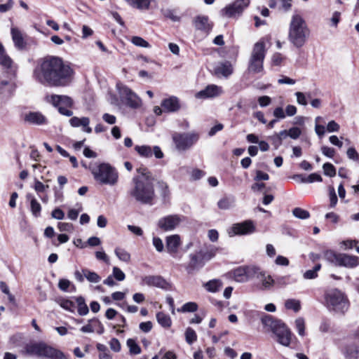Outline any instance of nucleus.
I'll return each mask as SVG.
<instances>
[{
	"mask_svg": "<svg viewBox=\"0 0 359 359\" xmlns=\"http://www.w3.org/2000/svg\"><path fill=\"white\" fill-rule=\"evenodd\" d=\"M190 266L193 269L201 267L203 265V254L201 252L190 255Z\"/></svg>",
	"mask_w": 359,
	"mask_h": 359,
	"instance_id": "obj_31",
	"label": "nucleus"
},
{
	"mask_svg": "<svg viewBox=\"0 0 359 359\" xmlns=\"http://www.w3.org/2000/svg\"><path fill=\"white\" fill-rule=\"evenodd\" d=\"M25 352L29 355L41 359H67L65 353L43 341L34 342L25 346Z\"/></svg>",
	"mask_w": 359,
	"mask_h": 359,
	"instance_id": "obj_6",
	"label": "nucleus"
},
{
	"mask_svg": "<svg viewBox=\"0 0 359 359\" xmlns=\"http://www.w3.org/2000/svg\"><path fill=\"white\" fill-rule=\"evenodd\" d=\"M127 346H128L131 354L137 355L140 353L141 348L134 339H128L127 340Z\"/></svg>",
	"mask_w": 359,
	"mask_h": 359,
	"instance_id": "obj_45",
	"label": "nucleus"
},
{
	"mask_svg": "<svg viewBox=\"0 0 359 359\" xmlns=\"http://www.w3.org/2000/svg\"><path fill=\"white\" fill-rule=\"evenodd\" d=\"M292 215L300 219H306L310 217L309 211L304 210L301 208H295L292 210Z\"/></svg>",
	"mask_w": 359,
	"mask_h": 359,
	"instance_id": "obj_42",
	"label": "nucleus"
},
{
	"mask_svg": "<svg viewBox=\"0 0 359 359\" xmlns=\"http://www.w3.org/2000/svg\"><path fill=\"white\" fill-rule=\"evenodd\" d=\"M112 276L118 281H123L126 278L125 273L116 266L112 269Z\"/></svg>",
	"mask_w": 359,
	"mask_h": 359,
	"instance_id": "obj_51",
	"label": "nucleus"
},
{
	"mask_svg": "<svg viewBox=\"0 0 359 359\" xmlns=\"http://www.w3.org/2000/svg\"><path fill=\"white\" fill-rule=\"evenodd\" d=\"M71 285V282L67 279H60L58 283V287L64 292H67Z\"/></svg>",
	"mask_w": 359,
	"mask_h": 359,
	"instance_id": "obj_59",
	"label": "nucleus"
},
{
	"mask_svg": "<svg viewBox=\"0 0 359 359\" xmlns=\"http://www.w3.org/2000/svg\"><path fill=\"white\" fill-rule=\"evenodd\" d=\"M13 6V0H7L6 3H3L2 0H0V13H6L10 11Z\"/></svg>",
	"mask_w": 359,
	"mask_h": 359,
	"instance_id": "obj_52",
	"label": "nucleus"
},
{
	"mask_svg": "<svg viewBox=\"0 0 359 359\" xmlns=\"http://www.w3.org/2000/svg\"><path fill=\"white\" fill-rule=\"evenodd\" d=\"M295 327L298 332V334L300 336L305 335V321L302 318H298L296 319L295 322Z\"/></svg>",
	"mask_w": 359,
	"mask_h": 359,
	"instance_id": "obj_46",
	"label": "nucleus"
},
{
	"mask_svg": "<svg viewBox=\"0 0 359 359\" xmlns=\"http://www.w3.org/2000/svg\"><path fill=\"white\" fill-rule=\"evenodd\" d=\"M256 273L255 278H257L260 281V289L262 290H269L276 284L275 280L271 276L266 274L264 271H262L259 267L256 266Z\"/></svg>",
	"mask_w": 359,
	"mask_h": 359,
	"instance_id": "obj_16",
	"label": "nucleus"
},
{
	"mask_svg": "<svg viewBox=\"0 0 359 359\" xmlns=\"http://www.w3.org/2000/svg\"><path fill=\"white\" fill-rule=\"evenodd\" d=\"M235 203V198L233 196H226L221 198L218 203L217 205L219 208L222 210H228L233 206Z\"/></svg>",
	"mask_w": 359,
	"mask_h": 359,
	"instance_id": "obj_32",
	"label": "nucleus"
},
{
	"mask_svg": "<svg viewBox=\"0 0 359 359\" xmlns=\"http://www.w3.org/2000/svg\"><path fill=\"white\" fill-rule=\"evenodd\" d=\"M116 87L121 100L126 106L132 109H138L142 106V100L130 88L120 83H117Z\"/></svg>",
	"mask_w": 359,
	"mask_h": 359,
	"instance_id": "obj_10",
	"label": "nucleus"
},
{
	"mask_svg": "<svg viewBox=\"0 0 359 359\" xmlns=\"http://www.w3.org/2000/svg\"><path fill=\"white\" fill-rule=\"evenodd\" d=\"M322 177L318 173H311L306 178H302L303 183H312L314 182H322Z\"/></svg>",
	"mask_w": 359,
	"mask_h": 359,
	"instance_id": "obj_50",
	"label": "nucleus"
},
{
	"mask_svg": "<svg viewBox=\"0 0 359 359\" xmlns=\"http://www.w3.org/2000/svg\"><path fill=\"white\" fill-rule=\"evenodd\" d=\"M109 346L111 349L114 352H119L121 350V344L119 341L116 338H113L110 340Z\"/></svg>",
	"mask_w": 359,
	"mask_h": 359,
	"instance_id": "obj_62",
	"label": "nucleus"
},
{
	"mask_svg": "<svg viewBox=\"0 0 359 359\" xmlns=\"http://www.w3.org/2000/svg\"><path fill=\"white\" fill-rule=\"evenodd\" d=\"M76 303L78 304V313L81 316H86L88 313L89 309L85 303L84 298L79 297L76 298Z\"/></svg>",
	"mask_w": 359,
	"mask_h": 359,
	"instance_id": "obj_38",
	"label": "nucleus"
},
{
	"mask_svg": "<svg viewBox=\"0 0 359 359\" xmlns=\"http://www.w3.org/2000/svg\"><path fill=\"white\" fill-rule=\"evenodd\" d=\"M223 93L222 87L211 84L205 87V89L196 93L195 97L198 99H207L219 96Z\"/></svg>",
	"mask_w": 359,
	"mask_h": 359,
	"instance_id": "obj_17",
	"label": "nucleus"
},
{
	"mask_svg": "<svg viewBox=\"0 0 359 359\" xmlns=\"http://www.w3.org/2000/svg\"><path fill=\"white\" fill-rule=\"evenodd\" d=\"M82 272L85 278L93 283H97L101 280L100 276L95 272L91 271L88 269H83Z\"/></svg>",
	"mask_w": 359,
	"mask_h": 359,
	"instance_id": "obj_35",
	"label": "nucleus"
},
{
	"mask_svg": "<svg viewBox=\"0 0 359 359\" xmlns=\"http://www.w3.org/2000/svg\"><path fill=\"white\" fill-rule=\"evenodd\" d=\"M327 307L337 312L344 313L348 308L349 303L346 296L338 289H332L325 294Z\"/></svg>",
	"mask_w": 359,
	"mask_h": 359,
	"instance_id": "obj_7",
	"label": "nucleus"
},
{
	"mask_svg": "<svg viewBox=\"0 0 359 359\" xmlns=\"http://www.w3.org/2000/svg\"><path fill=\"white\" fill-rule=\"evenodd\" d=\"M288 137L292 139L296 140L302 134V130L298 127H292L287 130Z\"/></svg>",
	"mask_w": 359,
	"mask_h": 359,
	"instance_id": "obj_53",
	"label": "nucleus"
},
{
	"mask_svg": "<svg viewBox=\"0 0 359 359\" xmlns=\"http://www.w3.org/2000/svg\"><path fill=\"white\" fill-rule=\"evenodd\" d=\"M50 102L58 109V111L66 116H72L73 111L68 108L73 105L72 99L67 95H53L50 97Z\"/></svg>",
	"mask_w": 359,
	"mask_h": 359,
	"instance_id": "obj_12",
	"label": "nucleus"
},
{
	"mask_svg": "<svg viewBox=\"0 0 359 359\" xmlns=\"http://www.w3.org/2000/svg\"><path fill=\"white\" fill-rule=\"evenodd\" d=\"M194 25L197 29L209 32L212 25L209 22V19L207 16L199 15L197 16L194 20Z\"/></svg>",
	"mask_w": 359,
	"mask_h": 359,
	"instance_id": "obj_23",
	"label": "nucleus"
},
{
	"mask_svg": "<svg viewBox=\"0 0 359 359\" xmlns=\"http://www.w3.org/2000/svg\"><path fill=\"white\" fill-rule=\"evenodd\" d=\"M261 320L264 327L267 329V331L273 332L278 343L284 346H290L292 332L283 322L274 319L269 315L264 316Z\"/></svg>",
	"mask_w": 359,
	"mask_h": 359,
	"instance_id": "obj_4",
	"label": "nucleus"
},
{
	"mask_svg": "<svg viewBox=\"0 0 359 359\" xmlns=\"http://www.w3.org/2000/svg\"><path fill=\"white\" fill-rule=\"evenodd\" d=\"M27 198L30 200V210L35 217L41 215V205L38 201L32 195L27 194Z\"/></svg>",
	"mask_w": 359,
	"mask_h": 359,
	"instance_id": "obj_28",
	"label": "nucleus"
},
{
	"mask_svg": "<svg viewBox=\"0 0 359 359\" xmlns=\"http://www.w3.org/2000/svg\"><path fill=\"white\" fill-rule=\"evenodd\" d=\"M346 154L350 159L358 161L359 158V154L353 147L348 148Z\"/></svg>",
	"mask_w": 359,
	"mask_h": 359,
	"instance_id": "obj_63",
	"label": "nucleus"
},
{
	"mask_svg": "<svg viewBox=\"0 0 359 359\" xmlns=\"http://www.w3.org/2000/svg\"><path fill=\"white\" fill-rule=\"evenodd\" d=\"M60 306L64 309L73 312L74 309V304L69 299H60L58 302Z\"/></svg>",
	"mask_w": 359,
	"mask_h": 359,
	"instance_id": "obj_48",
	"label": "nucleus"
},
{
	"mask_svg": "<svg viewBox=\"0 0 359 359\" xmlns=\"http://www.w3.org/2000/svg\"><path fill=\"white\" fill-rule=\"evenodd\" d=\"M180 244L181 239L177 234L169 236L166 238V248L170 254L176 253Z\"/></svg>",
	"mask_w": 359,
	"mask_h": 359,
	"instance_id": "obj_22",
	"label": "nucleus"
},
{
	"mask_svg": "<svg viewBox=\"0 0 359 359\" xmlns=\"http://www.w3.org/2000/svg\"><path fill=\"white\" fill-rule=\"evenodd\" d=\"M161 107L167 112H175L180 109L179 100L175 96H170L163 100Z\"/></svg>",
	"mask_w": 359,
	"mask_h": 359,
	"instance_id": "obj_19",
	"label": "nucleus"
},
{
	"mask_svg": "<svg viewBox=\"0 0 359 359\" xmlns=\"http://www.w3.org/2000/svg\"><path fill=\"white\" fill-rule=\"evenodd\" d=\"M339 125L334 121H330L327 126V130L330 133L337 132L339 130Z\"/></svg>",
	"mask_w": 359,
	"mask_h": 359,
	"instance_id": "obj_64",
	"label": "nucleus"
},
{
	"mask_svg": "<svg viewBox=\"0 0 359 359\" xmlns=\"http://www.w3.org/2000/svg\"><path fill=\"white\" fill-rule=\"evenodd\" d=\"M345 357L346 359H359V346L353 344L348 346Z\"/></svg>",
	"mask_w": 359,
	"mask_h": 359,
	"instance_id": "obj_33",
	"label": "nucleus"
},
{
	"mask_svg": "<svg viewBox=\"0 0 359 359\" xmlns=\"http://www.w3.org/2000/svg\"><path fill=\"white\" fill-rule=\"evenodd\" d=\"M131 42L135 45L136 46L143 47V48H149V43L145 41L144 39L140 36H133L131 39Z\"/></svg>",
	"mask_w": 359,
	"mask_h": 359,
	"instance_id": "obj_49",
	"label": "nucleus"
},
{
	"mask_svg": "<svg viewBox=\"0 0 359 359\" xmlns=\"http://www.w3.org/2000/svg\"><path fill=\"white\" fill-rule=\"evenodd\" d=\"M285 306L287 309L293 310L294 312H298L301 308L300 302L294 299H287L285 303Z\"/></svg>",
	"mask_w": 359,
	"mask_h": 359,
	"instance_id": "obj_41",
	"label": "nucleus"
},
{
	"mask_svg": "<svg viewBox=\"0 0 359 359\" xmlns=\"http://www.w3.org/2000/svg\"><path fill=\"white\" fill-rule=\"evenodd\" d=\"M0 65L6 69H11L14 72L15 69L13 66V61L11 57L6 55L2 43H0Z\"/></svg>",
	"mask_w": 359,
	"mask_h": 359,
	"instance_id": "obj_26",
	"label": "nucleus"
},
{
	"mask_svg": "<svg viewBox=\"0 0 359 359\" xmlns=\"http://www.w3.org/2000/svg\"><path fill=\"white\" fill-rule=\"evenodd\" d=\"M184 217L178 215H170L158 219L157 225L164 231L174 230L182 222Z\"/></svg>",
	"mask_w": 359,
	"mask_h": 359,
	"instance_id": "obj_13",
	"label": "nucleus"
},
{
	"mask_svg": "<svg viewBox=\"0 0 359 359\" xmlns=\"http://www.w3.org/2000/svg\"><path fill=\"white\" fill-rule=\"evenodd\" d=\"M114 253L119 260L128 263L130 261V255L128 252L121 248H116Z\"/></svg>",
	"mask_w": 359,
	"mask_h": 359,
	"instance_id": "obj_37",
	"label": "nucleus"
},
{
	"mask_svg": "<svg viewBox=\"0 0 359 359\" xmlns=\"http://www.w3.org/2000/svg\"><path fill=\"white\" fill-rule=\"evenodd\" d=\"M11 35L15 47L20 50L24 49L26 46V42L22 32L18 28L13 27L11 28Z\"/></svg>",
	"mask_w": 359,
	"mask_h": 359,
	"instance_id": "obj_24",
	"label": "nucleus"
},
{
	"mask_svg": "<svg viewBox=\"0 0 359 359\" xmlns=\"http://www.w3.org/2000/svg\"><path fill=\"white\" fill-rule=\"evenodd\" d=\"M256 230L255 225L252 220H245L241 223L234 224L229 232L230 236L235 235H247L254 233Z\"/></svg>",
	"mask_w": 359,
	"mask_h": 359,
	"instance_id": "obj_14",
	"label": "nucleus"
},
{
	"mask_svg": "<svg viewBox=\"0 0 359 359\" xmlns=\"http://www.w3.org/2000/svg\"><path fill=\"white\" fill-rule=\"evenodd\" d=\"M288 137L287 130H283L280 131L274 136L275 141H277L278 145L281 144L282 141Z\"/></svg>",
	"mask_w": 359,
	"mask_h": 359,
	"instance_id": "obj_56",
	"label": "nucleus"
},
{
	"mask_svg": "<svg viewBox=\"0 0 359 359\" xmlns=\"http://www.w3.org/2000/svg\"><path fill=\"white\" fill-rule=\"evenodd\" d=\"M57 228L60 231L71 232L73 231V225L67 222H59Z\"/></svg>",
	"mask_w": 359,
	"mask_h": 359,
	"instance_id": "obj_57",
	"label": "nucleus"
},
{
	"mask_svg": "<svg viewBox=\"0 0 359 359\" xmlns=\"http://www.w3.org/2000/svg\"><path fill=\"white\" fill-rule=\"evenodd\" d=\"M295 96L297 97V102L303 106L307 105L306 95L304 93L297 92L295 93Z\"/></svg>",
	"mask_w": 359,
	"mask_h": 359,
	"instance_id": "obj_55",
	"label": "nucleus"
},
{
	"mask_svg": "<svg viewBox=\"0 0 359 359\" xmlns=\"http://www.w3.org/2000/svg\"><path fill=\"white\" fill-rule=\"evenodd\" d=\"M158 323L163 327H170L171 326V319L170 316L163 312H158L156 314Z\"/></svg>",
	"mask_w": 359,
	"mask_h": 359,
	"instance_id": "obj_34",
	"label": "nucleus"
},
{
	"mask_svg": "<svg viewBox=\"0 0 359 359\" xmlns=\"http://www.w3.org/2000/svg\"><path fill=\"white\" fill-rule=\"evenodd\" d=\"M185 339L189 344H192L197 339L196 332L191 327L187 328L185 331Z\"/></svg>",
	"mask_w": 359,
	"mask_h": 359,
	"instance_id": "obj_44",
	"label": "nucleus"
},
{
	"mask_svg": "<svg viewBox=\"0 0 359 359\" xmlns=\"http://www.w3.org/2000/svg\"><path fill=\"white\" fill-rule=\"evenodd\" d=\"M25 121L36 125H42L47 123L46 118L40 112H29L25 116Z\"/></svg>",
	"mask_w": 359,
	"mask_h": 359,
	"instance_id": "obj_25",
	"label": "nucleus"
},
{
	"mask_svg": "<svg viewBox=\"0 0 359 359\" xmlns=\"http://www.w3.org/2000/svg\"><path fill=\"white\" fill-rule=\"evenodd\" d=\"M359 264V258L356 256L339 254L337 266L353 268Z\"/></svg>",
	"mask_w": 359,
	"mask_h": 359,
	"instance_id": "obj_21",
	"label": "nucleus"
},
{
	"mask_svg": "<svg viewBox=\"0 0 359 359\" xmlns=\"http://www.w3.org/2000/svg\"><path fill=\"white\" fill-rule=\"evenodd\" d=\"M130 6L139 10H148L150 0H125Z\"/></svg>",
	"mask_w": 359,
	"mask_h": 359,
	"instance_id": "obj_30",
	"label": "nucleus"
},
{
	"mask_svg": "<svg viewBox=\"0 0 359 359\" xmlns=\"http://www.w3.org/2000/svg\"><path fill=\"white\" fill-rule=\"evenodd\" d=\"M198 304L196 302H189L185 303L180 309H178L177 311L181 313L195 312L198 310Z\"/></svg>",
	"mask_w": 359,
	"mask_h": 359,
	"instance_id": "obj_39",
	"label": "nucleus"
},
{
	"mask_svg": "<svg viewBox=\"0 0 359 359\" xmlns=\"http://www.w3.org/2000/svg\"><path fill=\"white\" fill-rule=\"evenodd\" d=\"M142 283L150 287H156L163 290L169 287V283L160 276H146L142 278Z\"/></svg>",
	"mask_w": 359,
	"mask_h": 359,
	"instance_id": "obj_18",
	"label": "nucleus"
},
{
	"mask_svg": "<svg viewBox=\"0 0 359 359\" xmlns=\"http://www.w3.org/2000/svg\"><path fill=\"white\" fill-rule=\"evenodd\" d=\"M266 55L265 43L259 41L255 43L248 63V71L259 73L263 70V62Z\"/></svg>",
	"mask_w": 359,
	"mask_h": 359,
	"instance_id": "obj_8",
	"label": "nucleus"
},
{
	"mask_svg": "<svg viewBox=\"0 0 359 359\" xmlns=\"http://www.w3.org/2000/svg\"><path fill=\"white\" fill-rule=\"evenodd\" d=\"M321 265L320 264H316L313 269L307 270L304 273V278L305 279H313L318 276V271L320 269Z\"/></svg>",
	"mask_w": 359,
	"mask_h": 359,
	"instance_id": "obj_43",
	"label": "nucleus"
},
{
	"mask_svg": "<svg viewBox=\"0 0 359 359\" xmlns=\"http://www.w3.org/2000/svg\"><path fill=\"white\" fill-rule=\"evenodd\" d=\"M153 245L158 252H162L164 248V245L162 240L158 237L153 238Z\"/></svg>",
	"mask_w": 359,
	"mask_h": 359,
	"instance_id": "obj_61",
	"label": "nucleus"
},
{
	"mask_svg": "<svg viewBox=\"0 0 359 359\" xmlns=\"http://www.w3.org/2000/svg\"><path fill=\"white\" fill-rule=\"evenodd\" d=\"M135 149L142 157L150 158L153 155L152 149L149 146H135Z\"/></svg>",
	"mask_w": 359,
	"mask_h": 359,
	"instance_id": "obj_36",
	"label": "nucleus"
},
{
	"mask_svg": "<svg viewBox=\"0 0 359 359\" xmlns=\"http://www.w3.org/2000/svg\"><path fill=\"white\" fill-rule=\"evenodd\" d=\"M324 174L328 177H334L336 175V169L334 165L330 163H325L323 165Z\"/></svg>",
	"mask_w": 359,
	"mask_h": 359,
	"instance_id": "obj_47",
	"label": "nucleus"
},
{
	"mask_svg": "<svg viewBox=\"0 0 359 359\" xmlns=\"http://www.w3.org/2000/svg\"><path fill=\"white\" fill-rule=\"evenodd\" d=\"M93 318L88 320V323L81 328V331L85 333H91L95 331V323Z\"/></svg>",
	"mask_w": 359,
	"mask_h": 359,
	"instance_id": "obj_54",
	"label": "nucleus"
},
{
	"mask_svg": "<svg viewBox=\"0 0 359 359\" xmlns=\"http://www.w3.org/2000/svg\"><path fill=\"white\" fill-rule=\"evenodd\" d=\"M90 170L95 180L100 184H116L118 174L114 167L107 163H95L90 165Z\"/></svg>",
	"mask_w": 359,
	"mask_h": 359,
	"instance_id": "obj_5",
	"label": "nucleus"
},
{
	"mask_svg": "<svg viewBox=\"0 0 359 359\" xmlns=\"http://www.w3.org/2000/svg\"><path fill=\"white\" fill-rule=\"evenodd\" d=\"M69 124L74 128L83 127V130L87 133L92 132V128L89 127L90 119L88 117L79 118L77 116L72 117L69 121Z\"/></svg>",
	"mask_w": 359,
	"mask_h": 359,
	"instance_id": "obj_20",
	"label": "nucleus"
},
{
	"mask_svg": "<svg viewBox=\"0 0 359 359\" xmlns=\"http://www.w3.org/2000/svg\"><path fill=\"white\" fill-rule=\"evenodd\" d=\"M233 72V68L231 65L228 62L222 63L215 69V73L217 74H221L225 77H228Z\"/></svg>",
	"mask_w": 359,
	"mask_h": 359,
	"instance_id": "obj_29",
	"label": "nucleus"
},
{
	"mask_svg": "<svg viewBox=\"0 0 359 359\" xmlns=\"http://www.w3.org/2000/svg\"><path fill=\"white\" fill-rule=\"evenodd\" d=\"M51 216L54 219L61 220L65 218V213L60 208H57L52 211Z\"/></svg>",
	"mask_w": 359,
	"mask_h": 359,
	"instance_id": "obj_58",
	"label": "nucleus"
},
{
	"mask_svg": "<svg viewBox=\"0 0 359 359\" xmlns=\"http://www.w3.org/2000/svg\"><path fill=\"white\" fill-rule=\"evenodd\" d=\"M199 139V135L195 132L175 133L172 141L178 151H186L190 149Z\"/></svg>",
	"mask_w": 359,
	"mask_h": 359,
	"instance_id": "obj_9",
	"label": "nucleus"
},
{
	"mask_svg": "<svg viewBox=\"0 0 359 359\" xmlns=\"http://www.w3.org/2000/svg\"><path fill=\"white\" fill-rule=\"evenodd\" d=\"M137 172V175L132 179L133 187L130 195L142 204H152L155 198V178L146 167H140Z\"/></svg>",
	"mask_w": 359,
	"mask_h": 359,
	"instance_id": "obj_2",
	"label": "nucleus"
},
{
	"mask_svg": "<svg viewBox=\"0 0 359 359\" xmlns=\"http://www.w3.org/2000/svg\"><path fill=\"white\" fill-rule=\"evenodd\" d=\"M255 266L238 267L233 271V278L238 283L247 282L249 279L255 278Z\"/></svg>",
	"mask_w": 359,
	"mask_h": 359,
	"instance_id": "obj_15",
	"label": "nucleus"
},
{
	"mask_svg": "<svg viewBox=\"0 0 359 359\" xmlns=\"http://www.w3.org/2000/svg\"><path fill=\"white\" fill-rule=\"evenodd\" d=\"M339 257V254H337L332 250H327L324 252V258L335 266H337Z\"/></svg>",
	"mask_w": 359,
	"mask_h": 359,
	"instance_id": "obj_40",
	"label": "nucleus"
},
{
	"mask_svg": "<svg viewBox=\"0 0 359 359\" xmlns=\"http://www.w3.org/2000/svg\"><path fill=\"white\" fill-rule=\"evenodd\" d=\"M73 71L62 60L55 56H47L37 62L33 72L34 79L44 86L61 87L72 81Z\"/></svg>",
	"mask_w": 359,
	"mask_h": 359,
	"instance_id": "obj_1",
	"label": "nucleus"
},
{
	"mask_svg": "<svg viewBox=\"0 0 359 359\" xmlns=\"http://www.w3.org/2000/svg\"><path fill=\"white\" fill-rule=\"evenodd\" d=\"M250 0H235L233 3L225 6L221 13L223 16L229 18H237L249 6Z\"/></svg>",
	"mask_w": 359,
	"mask_h": 359,
	"instance_id": "obj_11",
	"label": "nucleus"
},
{
	"mask_svg": "<svg viewBox=\"0 0 359 359\" xmlns=\"http://www.w3.org/2000/svg\"><path fill=\"white\" fill-rule=\"evenodd\" d=\"M321 151L327 157L332 158L334 156L335 150L332 147L323 146L321 147Z\"/></svg>",
	"mask_w": 359,
	"mask_h": 359,
	"instance_id": "obj_60",
	"label": "nucleus"
},
{
	"mask_svg": "<svg viewBox=\"0 0 359 359\" xmlns=\"http://www.w3.org/2000/svg\"><path fill=\"white\" fill-rule=\"evenodd\" d=\"M222 286L223 283L219 279H212L203 284L204 288L212 293L219 291Z\"/></svg>",
	"mask_w": 359,
	"mask_h": 359,
	"instance_id": "obj_27",
	"label": "nucleus"
},
{
	"mask_svg": "<svg viewBox=\"0 0 359 359\" xmlns=\"http://www.w3.org/2000/svg\"><path fill=\"white\" fill-rule=\"evenodd\" d=\"M310 36V29L304 19L299 15H293L288 29V40L294 47H303Z\"/></svg>",
	"mask_w": 359,
	"mask_h": 359,
	"instance_id": "obj_3",
	"label": "nucleus"
}]
</instances>
